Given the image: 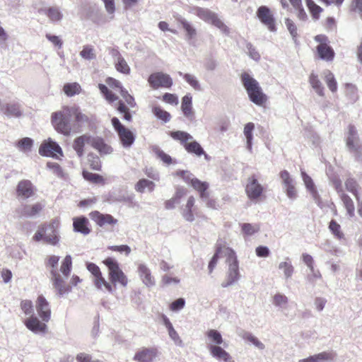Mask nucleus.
<instances>
[{
  "label": "nucleus",
  "instance_id": "nucleus-1",
  "mask_svg": "<svg viewBox=\"0 0 362 362\" xmlns=\"http://www.w3.org/2000/svg\"><path fill=\"white\" fill-rule=\"evenodd\" d=\"M72 118V107L64 106L52 114V124L57 132L69 136L76 125L73 123Z\"/></svg>",
  "mask_w": 362,
  "mask_h": 362
},
{
  "label": "nucleus",
  "instance_id": "nucleus-2",
  "mask_svg": "<svg viewBox=\"0 0 362 362\" xmlns=\"http://www.w3.org/2000/svg\"><path fill=\"white\" fill-rule=\"evenodd\" d=\"M241 81L250 100L257 105L261 106L266 103L267 95L263 93L259 83L249 74H241Z\"/></svg>",
  "mask_w": 362,
  "mask_h": 362
},
{
  "label": "nucleus",
  "instance_id": "nucleus-3",
  "mask_svg": "<svg viewBox=\"0 0 362 362\" xmlns=\"http://www.w3.org/2000/svg\"><path fill=\"white\" fill-rule=\"evenodd\" d=\"M58 226L57 221H52L47 226L42 225L39 226L33 237V240L36 242L43 240L47 244L56 245L59 240L57 231Z\"/></svg>",
  "mask_w": 362,
  "mask_h": 362
},
{
  "label": "nucleus",
  "instance_id": "nucleus-4",
  "mask_svg": "<svg viewBox=\"0 0 362 362\" xmlns=\"http://www.w3.org/2000/svg\"><path fill=\"white\" fill-rule=\"evenodd\" d=\"M103 263L108 268L109 279L112 286H115L117 284H120L124 287L127 286L128 279L119 268L118 262L113 258L108 257L103 261Z\"/></svg>",
  "mask_w": 362,
  "mask_h": 362
},
{
  "label": "nucleus",
  "instance_id": "nucleus-5",
  "mask_svg": "<svg viewBox=\"0 0 362 362\" xmlns=\"http://www.w3.org/2000/svg\"><path fill=\"white\" fill-rule=\"evenodd\" d=\"M170 135L173 139L180 141L188 153H194L197 156H201L204 153L203 148L197 141H192L193 137L189 133L176 131L172 132Z\"/></svg>",
  "mask_w": 362,
  "mask_h": 362
},
{
  "label": "nucleus",
  "instance_id": "nucleus-6",
  "mask_svg": "<svg viewBox=\"0 0 362 362\" xmlns=\"http://www.w3.org/2000/svg\"><path fill=\"white\" fill-rule=\"evenodd\" d=\"M196 15L205 22L211 23L220 30L223 34L228 35L230 29L217 16V15L207 8H196Z\"/></svg>",
  "mask_w": 362,
  "mask_h": 362
},
{
  "label": "nucleus",
  "instance_id": "nucleus-7",
  "mask_svg": "<svg viewBox=\"0 0 362 362\" xmlns=\"http://www.w3.org/2000/svg\"><path fill=\"white\" fill-rule=\"evenodd\" d=\"M346 145L349 152L354 156L355 159L358 161H362V145L360 143L357 131L352 125L349 127Z\"/></svg>",
  "mask_w": 362,
  "mask_h": 362
},
{
  "label": "nucleus",
  "instance_id": "nucleus-8",
  "mask_svg": "<svg viewBox=\"0 0 362 362\" xmlns=\"http://www.w3.org/2000/svg\"><path fill=\"white\" fill-rule=\"evenodd\" d=\"M177 175L182 177L185 182H190L193 188L199 192L202 199L205 200L208 199L209 193L206 192V190L209 188V184L207 182H202L195 177H192V175L188 171H177Z\"/></svg>",
  "mask_w": 362,
  "mask_h": 362
},
{
  "label": "nucleus",
  "instance_id": "nucleus-9",
  "mask_svg": "<svg viewBox=\"0 0 362 362\" xmlns=\"http://www.w3.org/2000/svg\"><path fill=\"white\" fill-rule=\"evenodd\" d=\"M112 124L118 134L119 138L124 148H129L135 140L134 134L123 124L117 117L112 119Z\"/></svg>",
  "mask_w": 362,
  "mask_h": 362
},
{
  "label": "nucleus",
  "instance_id": "nucleus-10",
  "mask_svg": "<svg viewBox=\"0 0 362 362\" xmlns=\"http://www.w3.org/2000/svg\"><path fill=\"white\" fill-rule=\"evenodd\" d=\"M150 86L154 88H169L173 85V79L170 75L163 72H156L151 74L148 78Z\"/></svg>",
  "mask_w": 362,
  "mask_h": 362
},
{
  "label": "nucleus",
  "instance_id": "nucleus-11",
  "mask_svg": "<svg viewBox=\"0 0 362 362\" xmlns=\"http://www.w3.org/2000/svg\"><path fill=\"white\" fill-rule=\"evenodd\" d=\"M175 21L180 25L185 32V40L189 45H194L197 40V29L185 18L180 15L174 16Z\"/></svg>",
  "mask_w": 362,
  "mask_h": 362
},
{
  "label": "nucleus",
  "instance_id": "nucleus-12",
  "mask_svg": "<svg viewBox=\"0 0 362 362\" xmlns=\"http://www.w3.org/2000/svg\"><path fill=\"white\" fill-rule=\"evenodd\" d=\"M23 323L30 331L36 334H45L47 329L46 323L40 321L35 315L27 317Z\"/></svg>",
  "mask_w": 362,
  "mask_h": 362
},
{
  "label": "nucleus",
  "instance_id": "nucleus-13",
  "mask_svg": "<svg viewBox=\"0 0 362 362\" xmlns=\"http://www.w3.org/2000/svg\"><path fill=\"white\" fill-rule=\"evenodd\" d=\"M158 356V349L155 347H142L134 356L136 362H153Z\"/></svg>",
  "mask_w": 362,
  "mask_h": 362
},
{
  "label": "nucleus",
  "instance_id": "nucleus-14",
  "mask_svg": "<svg viewBox=\"0 0 362 362\" xmlns=\"http://www.w3.org/2000/svg\"><path fill=\"white\" fill-rule=\"evenodd\" d=\"M264 188L255 175L250 177L245 187V192L250 199H257L262 195Z\"/></svg>",
  "mask_w": 362,
  "mask_h": 362
},
{
  "label": "nucleus",
  "instance_id": "nucleus-15",
  "mask_svg": "<svg viewBox=\"0 0 362 362\" xmlns=\"http://www.w3.org/2000/svg\"><path fill=\"white\" fill-rule=\"evenodd\" d=\"M35 308L42 320L45 322H49L51 317V309L49 302L42 295L37 297L35 301Z\"/></svg>",
  "mask_w": 362,
  "mask_h": 362
},
{
  "label": "nucleus",
  "instance_id": "nucleus-16",
  "mask_svg": "<svg viewBox=\"0 0 362 362\" xmlns=\"http://www.w3.org/2000/svg\"><path fill=\"white\" fill-rule=\"evenodd\" d=\"M50 274L51 281L52 282L53 287L57 291V295L61 297L68 293L70 291L71 288L65 284L64 281L57 270H51Z\"/></svg>",
  "mask_w": 362,
  "mask_h": 362
},
{
  "label": "nucleus",
  "instance_id": "nucleus-17",
  "mask_svg": "<svg viewBox=\"0 0 362 362\" xmlns=\"http://www.w3.org/2000/svg\"><path fill=\"white\" fill-rule=\"evenodd\" d=\"M39 153L43 156L54 157L57 153L62 155V151L58 144L49 139L41 144Z\"/></svg>",
  "mask_w": 362,
  "mask_h": 362
},
{
  "label": "nucleus",
  "instance_id": "nucleus-18",
  "mask_svg": "<svg viewBox=\"0 0 362 362\" xmlns=\"http://www.w3.org/2000/svg\"><path fill=\"white\" fill-rule=\"evenodd\" d=\"M257 14L260 21L265 25L270 31L274 32L276 30L274 19L270 10L267 6H260L257 10Z\"/></svg>",
  "mask_w": 362,
  "mask_h": 362
},
{
  "label": "nucleus",
  "instance_id": "nucleus-19",
  "mask_svg": "<svg viewBox=\"0 0 362 362\" xmlns=\"http://www.w3.org/2000/svg\"><path fill=\"white\" fill-rule=\"evenodd\" d=\"M90 218L100 227L106 225H115L117 220L110 214H103L98 211H92L89 214Z\"/></svg>",
  "mask_w": 362,
  "mask_h": 362
},
{
  "label": "nucleus",
  "instance_id": "nucleus-20",
  "mask_svg": "<svg viewBox=\"0 0 362 362\" xmlns=\"http://www.w3.org/2000/svg\"><path fill=\"white\" fill-rule=\"evenodd\" d=\"M71 107L74 122L77 126L90 125L93 122L94 117L92 115L83 113L77 106Z\"/></svg>",
  "mask_w": 362,
  "mask_h": 362
},
{
  "label": "nucleus",
  "instance_id": "nucleus-21",
  "mask_svg": "<svg viewBox=\"0 0 362 362\" xmlns=\"http://www.w3.org/2000/svg\"><path fill=\"white\" fill-rule=\"evenodd\" d=\"M93 136L85 134L76 137L73 142V148L75 150L77 156L81 158L84 155V146L86 144L92 146Z\"/></svg>",
  "mask_w": 362,
  "mask_h": 362
},
{
  "label": "nucleus",
  "instance_id": "nucleus-22",
  "mask_svg": "<svg viewBox=\"0 0 362 362\" xmlns=\"http://www.w3.org/2000/svg\"><path fill=\"white\" fill-rule=\"evenodd\" d=\"M207 347L211 356L216 360L224 362H234L231 356L220 346L209 344Z\"/></svg>",
  "mask_w": 362,
  "mask_h": 362
},
{
  "label": "nucleus",
  "instance_id": "nucleus-23",
  "mask_svg": "<svg viewBox=\"0 0 362 362\" xmlns=\"http://www.w3.org/2000/svg\"><path fill=\"white\" fill-rule=\"evenodd\" d=\"M44 206L40 203H36L33 205H24L19 208L16 212L21 217L32 218L37 215Z\"/></svg>",
  "mask_w": 362,
  "mask_h": 362
},
{
  "label": "nucleus",
  "instance_id": "nucleus-24",
  "mask_svg": "<svg viewBox=\"0 0 362 362\" xmlns=\"http://www.w3.org/2000/svg\"><path fill=\"white\" fill-rule=\"evenodd\" d=\"M138 274L142 282L148 287L153 286L156 284L154 277L152 276L151 270L144 264H139L137 269Z\"/></svg>",
  "mask_w": 362,
  "mask_h": 362
},
{
  "label": "nucleus",
  "instance_id": "nucleus-25",
  "mask_svg": "<svg viewBox=\"0 0 362 362\" xmlns=\"http://www.w3.org/2000/svg\"><path fill=\"white\" fill-rule=\"evenodd\" d=\"M301 177L307 190L309 192L317 205H320V197L318 194L313 179L304 171H301Z\"/></svg>",
  "mask_w": 362,
  "mask_h": 362
},
{
  "label": "nucleus",
  "instance_id": "nucleus-26",
  "mask_svg": "<svg viewBox=\"0 0 362 362\" xmlns=\"http://www.w3.org/2000/svg\"><path fill=\"white\" fill-rule=\"evenodd\" d=\"M17 194L23 199L31 197L35 193V188L30 180H24L18 184Z\"/></svg>",
  "mask_w": 362,
  "mask_h": 362
},
{
  "label": "nucleus",
  "instance_id": "nucleus-27",
  "mask_svg": "<svg viewBox=\"0 0 362 362\" xmlns=\"http://www.w3.org/2000/svg\"><path fill=\"white\" fill-rule=\"evenodd\" d=\"M239 265L229 266L225 281L221 284L223 288L228 287L236 283L240 279Z\"/></svg>",
  "mask_w": 362,
  "mask_h": 362
},
{
  "label": "nucleus",
  "instance_id": "nucleus-28",
  "mask_svg": "<svg viewBox=\"0 0 362 362\" xmlns=\"http://www.w3.org/2000/svg\"><path fill=\"white\" fill-rule=\"evenodd\" d=\"M272 303L281 310L284 315L288 316L286 311L288 307V298L286 295L280 292L276 293L272 297Z\"/></svg>",
  "mask_w": 362,
  "mask_h": 362
},
{
  "label": "nucleus",
  "instance_id": "nucleus-29",
  "mask_svg": "<svg viewBox=\"0 0 362 362\" xmlns=\"http://www.w3.org/2000/svg\"><path fill=\"white\" fill-rule=\"evenodd\" d=\"M1 112L8 117H19L22 115L21 105L16 102L6 103L1 109Z\"/></svg>",
  "mask_w": 362,
  "mask_h": 362
},
{
  "label": "nucleus",
  "instance_id": "nucleus-30",
  "mask_svg": "<svg viewBox=\"0 0 362 362\" xmlns=\"http://www.w3.org/2000/svg\"><path fill=\"white\" fill-rule=\"evenodd\" d=\"M73 221L74 230L76 232L81 233L84 235L90 233V229L88 227L89 221L87 218L81 216L74 218Z\"/></svg>",
  "mask_w": 362,
  "mask_h": 362
},
{
  "label": "nucleus",
  "instance_id": "nucleus-31",
  "mask_svg": "<svg viewBox=\"0 0 362 362\" xmlns=\"http://www.w3.org/2000/svg\"><path fill=\"white\" fill-rule=\"evenodd\" d=\"M92 146L98 150L101 155H107L112 153V148L107 144L103 139L93 136Z\"/></svg>",
  "mask_w": 362,
  "mask_h": 362
},
{
  "label": "nucleus",
  "instance_id": "nucleus-32",
  "mask_svg": "<svg viewBox=\"0 0 362 362\" xmlns=\"http://www.w3.org/2000/svg\"><path fill=\"white\" fill-rule=\"evenodd\" d=\"M181 108L184 115L187 119L189 120L194 119V115L192 110V98L191 95H186L182 98Z\"/></svg>",
  "mask_w": 362,
  "mask_h": 362
},
{
  "label": "nucleus",
  "instance_id": "nucleus-33",
  "mask_svg": "<svg viewBox=\"0 0 362 362\" xmlns=\"http://www.w3.org/2000/svg\"><path fill=\"white\" fill-rule=\"evenodd\" d=\"M317 51L319 57L323 60L332 61L334 59V52L327 43H321L317 45Z\"/></svg>",
  "mask_w": 362,
  "mask_h": 362
},
{
  "label": "nucleus",
  "instance_id": "nucleus-34",
  "mask_svg": "<svg viewBox=\"0 0 362 362\" xmlns=\"http://www.w3.org/2000/svg\"><path fill=\"white\" fill-rule=\"evenodd\" d=\"M334 358V355L331 352H322L318 354L311 356L307 358L300 359L298 362H325L331 361Z\"/></svg>",
  "mask_w": 362,
  "mask_h": 362
},
{
  "label": "nucleus",
  "instance_id": "nucleus-35",
  "mask_svg": "<svg viewBox=\"0 0 362 362\" xmlns=\"http://www.w3.org/2000/svg\"><path fill=\"white\" fill-rule=\"evenodd\" d=\"M278 268L283 272L284 277L286 281L291 279L294 273V267L289 257H286L284 261L281 262Z\"/></svg>",
  "mask_w": 362,
  "mask_h": 362
},
{
  "label": "nucleus",
  "instance_id": "nucleus-36",
  "mask_svg": "<svg viewBox=\"0 0 362 362\" xmlns=\"http://www.w3.org/2000/svg\"><path fill=\"white\" fill-rule=\"evenodd\" d=\"M309 83L318 95H324V87L317 74L311 73L309 77Z\"/></svg>",
  "mask_w": 362,
  "mask_h": 362
},
{
  "label": "nucleus",
  "instance_id": "nucleus-37",
  "mask_svg": "<svg viewBox=\"0 0 362 362\" xmlns=\"http://www.w3.org/2000/svg\"><path fill=\"white\" fill-rule=\"evenodd\" d=\"M94 284L98 289L103 290L109 293L113 292V287L110 282H107L103 276L102 273L94 278Z\"/></svg>",
  "mask_w": 362,
  "mask_h": 362
},
{
  "label": "nucleus",
  "instance_id": "nucleus-38",
  "mask_svg": "<svg viewBox=\"0 0 362 362\" xmlns=\"http://www.w3.org/2000/svg\"><path fill=\"white\" fill-rule=\"evenodd\" d=\"M340 198L344 204V207L347 211V214L350 217H353L355 215V206L351 198L344 192H341Z\"/></svg>",
  "mask_w": 362,
  "mask_h": 362
},
{
  "label": "nucleus",
  "instance_id": "nucleus-39",
  "mask_svg": "<svg viewBox=\"0 0 362 362\" xmlns=\"http://www.w3.org/2000/svg\"><path fill=\"white\" fill-rule=\"evenodd\" d=\"M239 335L243 339L251 342L254 346L260 350H263L265 348L264 344L261 342L252 333L246 331H241Z\"/></svg>",
  "mask_w": 362,
  "mask_h": 362
},
{
  "label": "nucleus",
  "instance_id": "nucleus-40",
  "mask_svg": "<svg viewBox=\"0 0 362 362\" xmlns=\"http://www.w3.org/2000/svg\"><path fill=\"white\" fill-rule=\"evenodd\" d=\"M255 129V124L252 122H248L245 125L244 127V135L247 140V148L249 151H252V139H253V131Z\"/></svg>",
  "mask_w": 362,
  "mask_h": 362
},
{
  "label": "nucleus",
  "instance_id": "nucleus-41",
  "mask_svg": "<svg viewBox=\"0 0 362 362\" xmlns=\"http://www.w3.org/2000/svg\"><path fill=\"white\" fill-rule=\"evenodd\" d=\"M79 55L85 60L91 61L96 59L95 49L92 45H86L83 47Z\"/></svg>",
  "mask_w": 362,
  "mask_h": 362
},
{
  "label": "nucleus",
  "instance_id": "nucleus-42",
  "mask_svg": "<svg viewBox=\"0 0 362 362\" xmlns=\"http://www.w3.org/2000/svg\"><path fill=\"white\" fill-rule=\"evenodd\" d=\"M206 336L208 337V339L209 342V344H215L216 346H219L223 342V337L221 334V333L217 331L216 329H209L206 332Z\"/></svg>",
  "mask_w": 362,
  "mask_h": 362
},
{
  "label": "nucleus",
  "instance_id": "nucleus-43",
  "mask_svg": "<svg viewBox=\"0 0 362 362\" xmlns=\"http://www.w3.org/2000/svg\"><path fill=\"white\" fill-rule=\"evenodd\" d=\"M63 90L68 97H72L81 93V88L78 83H68L64 84Z\"/></svg>",
  "mask_w": 362,
  "mask_h": 362
},
{
  "label": "nucleus",
  "instance_id": "nucleus-44",
  "mask_svg": "<svg viewBox=\"0 0 362 362\" xmlns=\"http://www.w3.org/2000/svg\"><path fill=\"white\" fill-rule=\"evenodd\" d=\"M33 145V140L29 137H25L18 140L16 146L20 151L27 153L31 151Z\"/></svg>",
  "mask_w": 362,
  "mask_h": 362
},
{
  "label": "nucleus",
  "instance_id": "nucleus-45",
  "mask_svg": "<svg viewBox=\"0 0 362 362\" xmlns=\"http://www.w3.org/2000/svg\"><path fill=\"white\" fill-rule=\"evenodd\" d=\"M345 187L349 192L353 194L356 200H358L360 187L356 180L351 177L347 178L345 181Z\"/></svg>",
  "mask_w": 362,
  "mask_h": 362
},
{
  "label": "nucleus",
  "instance_id": "nucleus-46",
  "mask_svg": "<svg viewBox=\"0 0 362 362\" xmlns=\"http://www.w3.org/2000/svg\"><path fill=\"white\" fill-rule=\"evenodd\" d=\"M222 253H223L224 256L226 257V262L228 267L232 265H238L236 254L233 249L230 247H224Z\"/></svg>",
  "mask_w": 362,
  "mask_h": 362
},
{
  "label": "nucleus",
  "instance_id": "nucleus-47",
  "mask_svg": "<svg viewBox=\"0 0 362 362\" xmlns=\"http://www.w3.org/2000/svg\"><path fill=\"white\" fill-rule=\"evenodd\" d=\"M155 184L148 180L141 179L140 180L135 186V189L139 192H144L145 189L147 188L149 192H152L154 189Z\"/></svg>",
  "mask_w": 362,
  "mask_h": 362
},
{
  "label": "nucleus",
  "instance_id": "nucleus-48",
  "mask_svg": "<svg viewBox=\"0 0 362 362\" xmlns=\"http://www.w3.org/2000/svg\"><path fill=\"white\" fill-rule=\"evenodd\" d=\"M45 13L52 21H59L63 16L59 8L56 6L49 7V8L45 10Z\"/></svg>",
  "mask_w": 362,
  "mask_h": 362
},
{
  "label": "nucleus",
  "instance_id": "nucleus-49",
  "mask_svg": "<svg viewBox=\"0 0 362 362\" xmlns=\"http://www.w3.org/2000/svg\"><path fill=\"white\" fill-rule=\"evenodd\" d=\"M114 63L117 71L126 75L129 74L131 69L124 57L119 58V59L114 62Z\"/></svg>",
  "mask_w": 362,
  "mask_h": 362
},
{
  "label": "nucleus",
  "instance_id": "nucleus-50",
  "mask_svg": "<svg viewBox=\"0 0 362 362\" xmlns=\"http://www.w3.org/2000/svg\"><path fill=\"white\" fill-rule=\"evenodd\" d=\"M324 75L329 89L333 93L336 92L337 90V83L333 74L330 71L327 70L324 72Z\"/></svg>",
  "mask_w": 362,
  "mask_h": 362
},
{
  "label": "nucleus",
  "instance_id": "nucleus-51",
  "mask_svg": "<svg viewBox=\"0 0 362 362\" xmlns=\"http://www.w3.org/2000/svg\"><path fill=\"white\" fill-rule=\"evenodd\" d=\"M152 151L156 156V157L160 159L164 163L167 165H170L172 163L171 157L166 154L163 150H161L158 146H153L152 147Z\"/></svg>",
  "mask_w": 362,
  "mask_h": 362
},
{
  "label": "nucleus",
  "instance_id": "nucleus-52",
  "mask_svg": "<svg viewBox=\"0 0 362 362\" xmlns=\"http://www.w3.org/2000/svg\"><path fill=\"white\" fill-rule=\"evenodd\" d=\"M329 229L336 238L339 240L344 239V235L341 231V226L335 220H332L329 222Z\"/></svg>",
  "mask_w": 362,
  "mask_h": 362
},
{
  "label": "nucleus",
  "instance_id": "nucleus-53",
  "mask_svg": "<svg viewBox=\"0 0 362 362\" xmlns=\"http://www.w3.org/2000/svg\"><path fill=\"white\" fill-rule=\"evenodd\" d=\"M98 88L101 93L105 96V99L108 102L113 103L118 100V97L110 90L105 85L100 83L98 85Z\"/></svg>",
  "mask_w": 362,
  "mask_h": 362
},
{
  "label": "nucleus",
  "instance_id": "nucleus-54",
  "mask_svg": "<svg viewBox=\"0 0 362 362\" xmlns=\"http://www.w3.org/2000/svg\"><path fill=\"white\" fill-rule=\"evenodd\" d=\"M179 74L180 76H183V78L186 81V82H187L194 90H202V88H201L199 81L197 79V78L194 75H192L189 74H182V72H179Z\"/></svg>",
  "mask_w": 362,
  "mask_h": 362
},
{
  "label": "nucleus",
  "instance_id": "nucleus-55",
  "mask_svg": "<svg viewBox=\"0 0 362 362\" xmlns=\"http://www.w3.org/2000/svg\"><path fill=\"white\" fill-rule=\"evenodd\" d=\"M306 4L313 18L318 19L320 13L322 11V8L317 5L313 0H306Z\"/></svg>",
  "mask_w": 362,
  "mask_h": 362
},
{
  "label": "nucleus",
  "instance_id": "nucleus-56",
  "mask_svg": "<svg viewBox=\"0 0 362 362\" xmlns=\"http://www.w3.org/2000/svg\"><path fill=\"white\" fill-rule=\"evenodd\" d=\"M279 175L281 179L283 188L293 184H296L295 180L291 176L287 170H284L281 171Z\"/></svg>",
  "mask_w": 362,
  "mask_h": 362
},
{
  "label": "nucleus",
  "instance_id": "nucleus-57",
  "mask_svg": "<svg viewBox=\"0 0 362 362\" xmlns=\"http://www.w3.org/2000/svg\"><path fill=\"white\" fill-rule=\"evenodd\" d=\"M71 264H72V262H71V255H66L62 264L61 269H60L62 273L66 277H67L71 272Z\"/></svg>",
  "mask_w": 362,
  "mask_h": 362
},
{
  "label": "nucleus",
  "instance_id": "nucleus-58",
  "mask_svg": "<svg viewBox=\"0 0 362 362\" xmlns=\"http://www.w3.org/2000/svg\"><path fill=\"white\" fill-rule=\"evenodd\" d=\"M117 110L119 112L124 114V119L128 122L132 120V115L129 112V107L124 104L122 100H119L117 103Z\"/></svg>",
  "mask_w": 362,
  "mask_h": 362
},
{
  "label": "nucleus",
  "instance_id": "nucleus-59",
  "mask_svg": "<svg viewBox=\"0 0 362 362\" xmlns=\"http://www.w3.org/2000/svg\"><path fill=\"white\" fill-rule=\"evenodd\" d=\"M21 308L25 315H28L29 317L34 315V309L31 300H22L21 303Z\"/></svg>",
  "mask_w": 362,
  "mask_h": 362
},
{
  "label": "nucleus",
  "instance_id": "nucleus-60",
  "mask_svg": "<svg viewBox=\"0 0 362 362\" xmlns=\"http://www.w3.org/2000/svg\"><path fill=\"white\" fill-rule=\"evenodd\" d=\"M153 114L160 119L165 122L170 121V115L167 111L161 109L160 107H155L153 109Z\"/></svg>",
  "mask_w": 362,
  "mask_h": 362
},
{
  "label": "nucleus",
  "instance_id": "nucleus-61",
  "mask_svg": "<svg viewBox=\"0 0 362 362\" xmlns=\"http://www.w3.org/2000/svg\"><path fill=\"white\" fill-rule=\"evenodd\" d=\"M83 176L85 180L92 182L93 183H100L103 181L102 176L98 174L92 173L90 172L83 170Z\"/></svg>",
  "mask_w": 362,
  "mask_h": 362
},
{
  "label": "nucleus",
  "instance_id": "nucleus-62",
  "mask_svg": "<svg viewBox=\"0 0 362 362\" xmlns=\"http://www.w3.org/2000/svg\"><path fill=\"white\" fill-rule=\"evenodd\" d=\"M88 160L90 165L93 170H100L101 168V163L100 158L98 156L93 153H89L88 156Z\"/></svg>",
  "mask_w": 362,
  "mask_h": 362
},
{
  "label": "nucleus",
  "instance_id": "nucleus-63",
  "mask_svg": "<svg viewBox=\"0 0 362 362\" xmlns=\"http://www.w3.org/2000/svg\"><path fill=\"white\" fill-rule=\"evenodd\" d=\"M242 232L247 235H252L258 232L259 227L258 225H252L250 223H243L241 226Z\"/></svg>",
  "mask_w": 362,
  "mask_h": 362
},
{
  "label": "nucleus",
  "instance_id": "nucleus-64",
  "mask_svg": "<svg viewBox=\"0 0 362 362\" xmlns=\"http://www.w3.org/2000/svg\"><path fill=\"white\" fill-rule=\"evenodd\" d=\"M283 189L288 199H290L291 200H295L297 199L298 192L296 188V184H293L291 185L287 186Z\"/></svg>",
  "mask_w": 362,
  "mask_h": 362
}]
</instances>
